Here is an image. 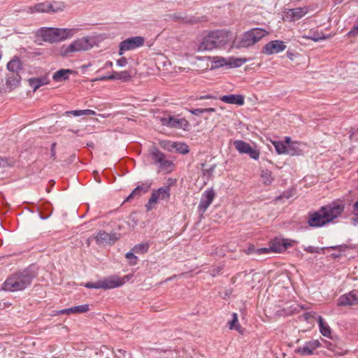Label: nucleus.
Listing matches in <instances>:
<instances>
[{"instance_id":"nucleus-1","label":"nucleus","mask_w":358,"mask_h":358,"mask_svg":"<svg viewBox=\"0 0 358 358\" xmlns=\"http://www.w3.org/2000/svg\"><path fill=\"white\" fill-rule=\"evenodd\" d=\"M343 209L344 206L338 203L322 206L319 210L309 214L308 224L311 227H321L339 217Z\"/></svg>"},{"instance_id":"nucleus-2","label":"nucleus","mask_w":358,"mask_h":358,"mask_svg":"<svg viewBox=\"0 0 358 358\" xmlns=\"http://www.w3.org/2000/svg\"><path fill=\"white\" fill-rule=\"evenodd\" d=\"M34 278V272L30 268H25L10 275L3 282L2 288L8 292L21 291L31 285Z\"/></svg>"},{"instance_id":"nucleus-3","label":"nucleus","mask_w":358,"mask_h":358,"mask_svg":"<svg viewBox=\"0 0 358 358\" xmlns=\"http://www.w3.org/2000/svg\"><path fill=\"white\" fill-rule=\"evenodd\" d=\"M268 32L262 28H253L245 31L241 38L237 41L236 47L238 48H249L267 36Z\"/></svg>"},{"instance_id":"nucleus-4","label":"nucleus","mask_w":358,"mask_h":358,"mask_svg":"<svg viewBox=\"0 0 358 358\" xmlns=\"http://www.w3.org/2000/svg\"><path fill=\"white\" fill-rule=\"evenodd\" d=\"M93 47L91 39L88 36L82 37L74 40L67 45H63L59 52L63 56H69L73 52L87 51Z\"/></svg>"},{"instance_id":"nucleus-5","label":"nucleus","mask_w":358,"mask_h":358,"mask_svg":"<svg viewBox=\"0 0 358 358\" xmlns=\"http://www.w3.org/2000/svg\"><path fill=\"white\" fill-rule=\"evenodd\" d=\"M150 155L154 164L157 166L159 171L165 173H170L172 171L173 168V162L169 160L166 155L157 148H153L150 150Z\"/></svg>"},{"instance_id":"nucleus-6","label":"nucleus","mask_w":358,"mask_h":358,"mask_svg":"<svg viewBox=\"0 0 358 358\" xmlns=\"http://www.w3.org/2000/svg\"><path fill=\"white\" fill-rule=\"evenodd\" d=\"M211 31L198 37L192 43V49L195 52L210 51L215 49Z\"/></svg>"},{"instance_id":"nucleus-7","label":"nucleus","mask_w":358,"mask_h":358,"mask_svg":"<svg viewBox=\"0 0 358 358\" xmlns=\"http://www.w3.org/2000/svg\"><path fill=\"white\" fill-rule=\"evenodd\" d=\"M247 62L244 58H235L233 57H216L213 58L212 62V67L217 69L223 66H228L229 68L240 67Z\"/></svg>"},{"instance_id":"nucleus-8","label":"nucleus","mask_w":358,"mask_h":358,"mask_svg":"<svg viewBox=\"0 0 358 358\" xmlns=\"http://www.w3.org/2000/svg\"><path fill=\"white\" fill-rule=\"evenodd\" d=\"M170 198V187L164 186L159 187L157 190H154L151 196L145 205L147 210H152L156 203L162 201H167Z\"/></svg>"},{"instance_id":"nucleus-9","label":"nucleus","mask_w":358,"mask_h":358,"mask_svg":"<svg viewBox=\"0 0 358 358\" xmlns=\"http://www.w3.org/2000/svg\"><path fill=\"white\" fill-rule=\"evenodd\" d=\"M145 43L143 36H134L122 41L119 45V55H122L125 52L142 47Z\"/></svg>"},{"instance_id":"nucleus-10","label":"nucleus","mask_w":358,"mask_h":358,"mask_svg":"<svg viewBox=\"0 0 358 358\" xmlns=\"http://www.w3.org/2000/svg\"><path fill=\"white\" fill-rule=\"evenodd\" d=\"M162 125L183 130H187L189 127V122L185 118H178L173 116L164 117L160 118Z\"/></svg>"},{"instance_id":"nucleus-11","label":"nucleus","mask_w":358,"mask_h":358,"mask_svg":"<svg viewBox=\"0 0 358 358\" xmlns=\"http://www.w3.org/2000/svg\"><path fill=\"white\" fill-rule=\"evenodd\" d=\"M236 150L241 154H248L252 159L257 160L259 157V151L250 146V145L243 141L237 140L234 142Z\"/></svg>"},{"instance_id":"nucleus-12","label":"nucleus","mask_w":358,"mask_h":358,"mask_svg":"<svg viewBox=\"0 0 358 358\" xmlns=\"http://www.w3.org/2000/svg\"><path fill=\"white\" fill-rule=\"evenodd\" d=\"M215 48H221L230 43L233 39V34L227 30H216L211 31Z\"/></svg>"},{"instance_id":"nucleus-13","label":"nucleus","mask_w":358,"mask_h":358,"mask_svg":"<svg viewBox=\"0 0 358 358\" xmlns=\"http://www.w3.org/2000/svg\"><path fill=\"white\" fill-rule=\"evenodd\" d=\"M308 12L307 7H299L292 9H286L283 12L282 17L286 21L293 22L300 20Z\"/></svg>"},{"instance_id":"nucleus-14","label":"nucleus","mask_w":358,"mask_h":358,"mask_svg":"<svg viewBox=\"0 0 358 358\" xmlns=\"http://www.w3.org/2000/svg\"><path fill=\"white\" fill-rule=\"evenodd\" d=\"M215 197V193L213 188H208L201 194L200 203L198 206L199 212L203 214L212 203Z\"/></svg>"},{"instance_id":"nucleus-15","label":"nucleus","mask_w":358,"mask_h":358,"mask_svg":"<svg viewBox=\"0 0 358 358\" xmlns=\"http://www.w3.org/2000/svg\"><path fill=\"white\" fill-rule=\"evenodd\" d=\"M294 243V241L290 239L275 238L270 242L269 245L271 252H282L292 246Z\"/></svg>"},{"instance_id":"nucleus-16","label":"nucleus","mask_w":358,"mask_h":358,"mask_svg":"<svg viewBox=\"0 0 358 358\" xmlns=\"http://www.w3.org/2000/svg\"><path fill=\"white\" fill-rule=\"evenodd\" d=\"M285 141L287 143V155L290 156L302 155L306 148V144L301 142L292 141L291 138L288 136L285 137Z\"/></svg>"},{"instance_id":"nucleus-17","label":"nucleus","mask_w":358,"mask_h":358,"mask_svg":"<svg viewBox=\"0 0 358 358\" xmlns=\"http://www.w3.org/2000/svg\"><path fill=\"white\" fill-rule=\"evenodd\" d=\"M79 31V28H55V41L56 42H59L71 38Z\"/></svg>"},{"instance_id":"nucleus-18","label":"nucleus","mask_w":358,"mask_h":358,"mask_svg":"<svg viewBox=\"0 0 358 358\" xmlns=\"http://www.w3.org/2000/svg\"><path fill=\"white\" fill-rule=\"evenodd\" d=\"M338 306H346L358 304V294L356 291H352L341 295L338 299Z\"/></svg>"},{"instance_id":"nucleus-19","label":"nucleus","mask_w":358,"mask_h":358,"mask_svg":"<svg viewBox=\"0 0 358 358\" xmlns=\"http://www.w3.org/2000/svg\"><path fill=\"white\" fill-rule=\"evenodd\" d=\"M320 342L318 340H313L306 342L302 347L298 348L295 352L302 356L310 355L314 350L320 347Z\"/></svg>"},{"instance_id":"nucleus-20","label":"nucleus","mask_w":358,"mask_h":358,"mask_svg":"<svg viewBox=\"0 0 358 358\" xmlns=\"http://www.w3.org/2000/svg\"><path fill=\"white\" fill-rule=\"evenodd\" d=\"M101 288L104 289H113L120 287L124 283V280L116 275L110 276L101 280Z\"/></svg>"},{"instance_id":"nucleus-21","label":"nucleus","mask_w":358,"mask_h":358,"mask_svg":"<svg viewBox=\"0 0 358 358\" xmlns=\"http://www.w3.org/2000/svg\"><path fill=\"white\" fill-rule=\"evenodd\" d=\"M286 48V45L281 41H272L264 48V52L267 55H273L283 51Z\"/></svg>"},{"instance_id":"nucleus-22","label":"nucleus","mask_w":358,"mask_h":358,"mask_svg":"<svg viewBox=\"0 0 358 358\" xmlns=\"http://www.w3.org/2000/svg\"><path fill=\"white\" fill-rule=\"evenodd\" d=\"M57 10H59V8H55L53 4L49 2L39 3L34 6L29 8V12L31 13L55 12Z\"/></svg>"},{"instance_id":"nucleus-23","label":"nucleus","mask_w":358,"mask_h":358,"mask_svg":"<svg viewBox=\"0 0 358 358\" xmlns=\"http://www.w3.org/2000/svg\"><path fill=\"white\" fill-rule=\"evenodd\" d=\"M21 76L17 73H9L6 77V87L9 91L17 88L20 83Z\"/></svg>"},{"instance_id":"nucleus-24","label":"nucleus","mask_w":358,"mask_h":358,"mask_svg":"<svg viewBox=\"0 0 358 358\" xmlns=\"http://www.w3.org/2000/svg\"><path fill=\"white\" fill-rule=\"evenodd\" d=\"M117 239L118 236L115 234H108L104 231H100L96 236V241L99 244H109Z\"/></svg>"},{"instance_id":"nucleus-25","label":"nucleus","mask_w":358,"mask_h":358,"mask_svg":"<svg viewBox=\"0 0 358 358\" xmlns=\"http://www.w3.org/2000/svg\"><path fill=\"white\" fill-rule=\"evenodd\" d=\"M220 101L229 104L243 106L245 103L244 96L241 94L223 95L220 98Z\"/></svg>"},{"instance_id":"nucleus-26","label":"nucleus","mask_w":358,"mask_h":358,"mask_svg":"<svg viewBox=\"0 0 358 358\" xmlns=\"http://www.w3.org/2000/svg\"><path fill=\"white\" fill-rule=\"evenodd\" d=\"M38 36L44 41L49 43H55V28H42L38 32Z\"/></svg>"},{"instance_id":"nucleus-27","label":"nucleus","mask_w":358,"mask_h":358,"mask_svg":"<svg viewBox=\"0 0 358 358\" xmlns=\"http://www.w3.org/2000/svg\"><path fill=\"white\" fill-rule=\"evenodd\" d=\"M30 87L36 92L39 87L48 85L50 80L48 76H43L38 78H31L28 80Z\"/></svg>"},{"instance_id":"nucleus-28","label":"nucleus","mask_w":358,"mask_h":358,"mask_svg":"<svg viewBox=\"0 0 358 358\" xmlns=\"http://www.w3.org/2000/svg\"><path fill=\"white\" fill-rule=\"evenodd\" d=\"M149 185H138L137 186L131 193L127 197L125 201H131L135 198H138L142 194H144L148 191Z\"/></svg>"},{"instance_id":"nucleus-29","label":"nucleus","mask_w":358,"mask_h":358,"mask_svg":"<svg viewBox=\"0 0 358 358\" xmlns=\"http://www.w3.org/2000/svg\"><path fill=\"white\" fill-rule=\"evenodd\" d=\"M317 322L320 333L324 336L330 338L331 335V330L329 324L324 321L322 316H318Z\"/></svg>"},{"instance_id":"nucleus-30","label":"nucleus","mask_w":358,"mask_h":358,"mask_svg":"<svg viewBox=\"0 0 358 358\" xmlns=\"http://www.w3.org/2000/svg\"><path fill=\"white\" fill-rule=\"evenodd\" d=\"M71 73L72 71L70 69H60L54 73L52 78L57 82L65 80L69 78V76Z\"/></svg>"},{"instance_id":"nucleus-31","label":"nucleus","mask_w":358,"mask_h":358,"mask_svg":"<svg viewBox=\"0 0 358 358\" xmlns=\"http://www.w3.org/2000/svg\"><path fill=\"white\" fill-rule=\"evenodd\" d=\"M7 69L10 71V73H19V71L22 69L20 60L18 58H15L10 60L7 64Z\"/></svg>"},{"instance_id":"nucleus-32","label":"nucleus","mask_w":358,"mask_h":358,"mask_svg":"<svg viewBox=\"0 0 358 358\" xmlns=\"http://www.w3.org/2000/svg\"><path fill=\"white\" fill-rule=\"evenodd\" d=\"M273 145L275 149V151L279 155H287V143L285 140L284 141H273Z\"/></svg>"},{"instance_id":"nucleus-33","label":"nucleus","mask_w":358,"mask_h":358,"mask_svg":"<svg viewBox=\"0 0 358 358\" xmlns=\"http://www.w3.org/2000/svg\"><path fill=\"white\" fill-rule=\"evenodd\" d=\"M331 37V35H326L323 33L318 32H313L310 33L308 36H306V38L310 39L315 42H318L320 41H324L329 39Z\"/></svg>"},{"instance_id":"nucleus-34","label":"nucleus","mask_w":358,"mask_h":358,"mask_svg":"<svg viewBox=\"0 0 358 358\" xmlns=\"http://www.w3.org/2000/svg\"><path fill=\"white\" fill-rule=\"evenodd\" d=\"M130 78L131 76L127 71L114 72L110 75L111 80H121L122 81H128Z\"/></svg>"},{"instance_id":"nucleus-35","label":"nucleus","mask_w":358,"mask_h":358,"mask_svg":"<svg viewBox=\"0 0 358 358\" xmlns=\"http://www.w3.org/2000/svg\"><path fill=\"white\" fill-rule=\"evenodd\" d=\"M171 147L181 154H187L189 151L188 145L185 143H172Z\"/></svg>"},{"instance_id":"nucleus-36","label":"nucleus","mask_w":358,"mask_h":358,"mask_svg":"<svg viewBox=\"0 0 358 358\" xmlns=\"http://www.w3.org/2000/svg\"><path fill=\"white\" fill-rule=\"evenodd\" d=\"M229 328L230 329H236L238 332L242 333L241 327L238 323V315L236 313H234L232 314V319L231 321L228 322Z\"/></svg>"},{"instance_id":"nucleus-37","label":"nucleus","mask_w":358,"mask_h":358,"mask_svg":"<svg viewBox=\"0 0 358 358\" xmlns=\"http://www.w3.org/2000/svg\"><path fill=\"white\" fill-rule=\"evenodd\" d=\"M261 178L264 184L270 185L273 180L272 173L268 170H262L260 174Z\"/></svg>"},{"instance_id":"nucleus-38","label":"nucleus","mask_w":358,"mask_h":358,"mask_svg":"<svg viewBox=\"0 0 358 358\" xmlns=\"http://www.w3.org/2000/svg\"><path fill=\"white\" fill-rule=\"evenodd\" d=\"M149 249V245L147 243H138L134 246L132 251L138 254H144L148 252Z\"/></svg>"},{"instance_id":"nucleus-39","label":"nucleus","mask_w":358,"mask_h":358,"mask_svg":"<svg viewBox=\"0 0 358 358\" xmlns=\"http://www.w3.org/2000/svg\"><path fill=\"white\" fill-rule=\"evenodd\" d=\"M90 310L88 304H83L70 308L71 313H84Z\"/></svg>"},{"instance_id":"nucleus-40","label":"nucleus","mask_w":358,"mask_h":358,"mask_svg":"<svg viewBox=\"0 0 358 358\" xmlns=\"http://www.w3.org/2000/svg\"><path fill=\"white\" fill-rule=\"evenodd\" d=\"M133 251L128 252L125 255V257L129 260L131 265H136L138 262V257L134 254Z\"/></svg>"},{"instance_id":"nucleus-41","label":"nucleus","mask_w":358,"mask_h":358,"mask_svg":"<svg viewBox=\"0 0 358 358\" xmlns=\"http://www.w3.org/2000/svg\"><path fill=\"white\" fill-rule=\"evenodd\" d=\"M85 287L87 288H90V289H101V281L99 280L95 282H87L85 285Z\"/></svg>"},{"instance_id":"nucleus-42","label":"nucleus","mask_w":358,"mask_h":358,"mask_svg":"<svg viewBox=\"0 0 358 358\" xmlns=\"http://www.w3.org/2000/svg\"><path fill=\"white\" fill-rule=\"evenodd\" d=\"M348 36L352 37L358 35V24L352 27V29L347 34Z\"/></svg>"},{"instance_id":"nucleus-43","label":"nucleus","mask_w":358,"mask_h":358,"mask_svg":"<svg viewBox=\"0 0 358 358\" xmlns=\"http://www.w3.org/2000/svg\"><path fill=\"white\" fill-rule=\"evenodd\" d=\"M66 114H71L76 117L82 116L83 115V110H71L67 111L66 113Z\"/></svg>"},{"instance_id":"nucleus-44","label":"nucleus","mask_w":358,"mask_h":358,"mask_svg":"<svg viewBox=\"0 0 358 358\" xmlns=\"http://www.w3.org/2000/svg\"><path fill=\"white\" fill-rule=\"evenodd\" d=\"M127 64V59L126 57H121L118 60H117V65L120 67H124Z\"/></svg>"},{"instance_id":"nucleus-45","label":"nucleus","mask_w":358,"mask_h":358,"mask_svg":"<svg viewBox=\"0 0 358 358\" xmlns=\"http://www.w3.org/2000/svg\"><path fill=\"white\" fill-rule=\"evenodd\" d=\"M304 250L309 253L319 252L320 249L313 246H308L304 248Z\"/></svg>"},{"instance_id":"nucleus-46","label":"nucleus","mask_w":358,"mask_h":358,"mask_svg":"<svg viewBox=\"0 0 358 358\" xmlns=\"http://www.w3.org/2000/svg\"><path fill=\"white\" fill-rule=\"evenodd\" d=\"M106 80H111L110 79V75L109 76H103L99 78H96L92 80V82H96V81H103Z\"/></svg>"},{"instance_id":"nucleus-47","label":"nucleus","mask_w":358,"mask_h":358,"mask_svg":"<svg viewBox=\"0 0 358 358\" xmlns=\"http://www.w3.org/2000/svg\"><path fill=\"white\" fill-rule=\"evenodd\" d=\"M189 112L193 115H198L203 113V108H195L190 110Z\"/></svg>"},{"instance_id":"nucleus-48","label":"nucleus","mask_w":358,"mask_h":358,"mask_svg":"<svg viewBox=\"0 0 358 358\" xmlns=\"http://www.w3.org/2000/svg\"><path fill=\"white\" fill-rule=\"evenodd\" d=\"M257 251L259 254H267L271 251L270 246L268 248H259Z\"/></svg>"},{"instance_id":"nucleus-49","label":"nucleus","mask_w":358,"mask_h":358,"mask_svg":"<svg viewBox=\"0 0 358 358\" xmlns=\"http://www.w3.org/2000/svg\"><path fill=\"white\" fill-rule=\"evenodd\" d=\"M96 114L95 111L90 109L83 110V115H94Z\"/></svg>"},{"instance_id":"nucleus-50","label":"nucleus","mask_w":358,"mask_h":358,"mask_svg":"<svg viewBox=\"0 0 358 358\" xmlns=\"http://www.w3.org/2000/svg\"><path fill=\"white\" fill-rule=\"evenodd\" d=\"M215 99V96H213V95H210V94H208V95L201 96L197 99L203 100V99Z\"/></svg>"},{"instance_id":"nucleus-51","label":"nucleus","mask_w":358,"mask_h":358,"mask_svg":"<svg viewBox=\"0 0 358 358\" xmlns=\"http://www.w3.org/2000/svg\"><path fill=\"white\" fill-rule=\"evenodd\" d=\"M61 314H67V315L71 314L70 308H69L63 309V310H61L57 312V315H61Z\"/></svg>"},{"instance_id":"nucleus-52","label":"nucleus","mask_w":358,"mask_h":358,"mask_svg":"<svg viewBox=\"0 0 358 358\" xmlns=\"http://www.w3.org/2000/svg\"><path fill=\"white\" fill-rule=\"evenodd\" d=\"M55 146H56V143H54L52 144V146H51V155L52 157H55Z\"/></svg>"},{"instance_id":"nucleus-53","label":"nucleus","mask_w":358,"mask_h":358,"mask_svg":"<svg viewBox=\"0 0 358 358\" xmlns=\"http://www.w3.org/2000/svg\"><path fill=\"white\" fill-rule=\"evenodd\" d=\"M324 343H325V347L327 349L334 351V345H332V343H331L330 342H328V341H324Z\"/></svg>"},{"instance_id":"nucleus-54","label":"nucleus","mask_w":358,"mask_h":358,"mask_svg":"<svg viewBox=\"0 0 358 358\" xmlns=\"http://www.w3.org/2000/svg\"><path fill=\"white\" fill-rule=\"evenodd\" d=\"M213 112H215V109L213 108H203V113H213Z\"/></svg>"},{"instance_id":"nucleus-55","label":"nucleus","mask_w":358,"mask_h":358,"mask_svg":"<svg viewBox=\"0 0 358 358\" xmlns=\"http://www.w3.org/2000/svg\"><path fill=\"white\" fill-rule=\"evenodd\" d=\"M113 66V62H110V61H108L106 64H105V68H108V67H111Z\"/></svg>"},{"instance_id":"nucleus-56","label":"nucleus","mask_w":358,"mask_h":358,"mask_svg":"<svg viewBox=\"0 0 358 358\" xmlns=\"http://www.w3.org/2000/svg\"><path fill=\"white\" fill-rule=\"evenodd\" d=\"M253 250H254V249L252 248H249L248 251L247 252V253H248V254L251 253V252H252Z\"/></svg>"},{"instance_id":"nucleus-57","label":"nucleus","mask_w":358,"mask_h":358,"mask_svg":"<svg viewBox=\"0 0 358 358\" xmlns=\"http://www.w3.org/2000/svg\"><path fill=\"white\" fill-rule=\"evenodd\" d=\"M350 138L352 139L354 138V133H352L351 135H350Z\"/></svg>"},{"instance_id":"nucleus-58","label":"nucleus","mask_w":358,"mask_h":358,"mask_svg":"<svg viewBox=\"0 0 358 358\" xmlns=\"http://www.w3.org/2000/svg\"><path fill=\"white\" fill-rule=\"evenodd\" d=\"M276 358H278V357H276Z\"/></svg>"}]
</instances>
